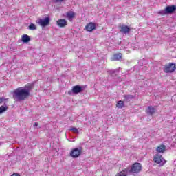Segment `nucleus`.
Wrapping results in <instances>:
<instances>
[{
    "mask_svg": "<svg viewBox=\"0 0 176 176\" xmlns=\"http://www.w3.org/2000/svg\"><path fill=\"white\" fill-rule=\"evenodd\" d=\"M3 101H5V98H0V104H2V102H3Z\"/></svg>",
    "mask_w": 176,
    "mask_h": 176,
    "instance_id": "21",
    "label": "nucleus"
},
{
    "mask_svg": "<svg viewBox=\"0 0 176 176\" xmlns=\"http://www.w3.org/2000/svg\"><path fill=\"white\" fill-rule=\"evenodd\" d=\"M174 71H175V63H169L168 65H166L164 69V72H166V74L174 72Z\"/></svg>",
    "mask_w": 176,
    "mask_h": 176,
    "instance_id": "5",
    "label": "nucleus"
},
{
    "mask_svg": "<svg viewBox=\"0 0 176 176\" xmlns=\"http://www.w3.org/2000/svg\"><path fill=\"white\" fill-rule=\"evenodd\" d=\"M56 24L60 28H64L68 25V22L64 19H60L56 21Z\"/></svg>",
    "mask_w": 176,
    "mask_h": 176,
    "instance_id": "7",
    "label": "nucleus"
},
{
    "mask_svg": "<svg viewBox=\"0 0 176 176\" xmlns=\"http://www.w3.org/2000/svg\"><path fill=\"white\" fill-rule=\"evenodd\" d=\"M80 153H82V150L79 148H74L70 153V156L74 158L78 157V156L80 155Z\"/></svg>",
    "mask_w": 176,
    "mask_h": 176,
    "instance_id": "9",
    "label": "nucleus"
},
{
    "mask_svg": "<svg viewBox=\"0 0 176 176\" xmlns=\"http://www.w3.org/2000/svg\"><path fill=\"white\" fill-rule=\"evenodd\" d=\"M153 160L155 163H157V164H160L161 166H164V164L167 163V161H166V160H164L160 154L155 155Z\"/></svg>",
    "mask_w": 176,
    "mask_h": 176,
    "instance_id": "3",
    "label": "nucleus"
},
{
    "mask_svg": "<svg viewBox=\"0 0 176 176\" xmlns=\"http://www.w3.org/2000/svg\"><path fill=\"white\" fill-rule=\"evenodd\" d=\"M31 91V85H26L25 87H19L13 92V98L16 101H24L26 98L30 97Z\"/></svg>",
    "mask_w": 176,
    "mask_h": 176,
    "instance_id": "1",
    "label": "nucleus"
},
{
    "mask_svg": "<svg viewBox=\"0 0 176 176\" xmlns=\"http://www.w3.org/2000/svg\"><path fill=\"white\" fill-rule=\"evenodd\" d=\"M64 0H55V2L57 3H60V2H63Z\"/></svg>",
    "mask_w": 176,
    "mask_h": 176,
    "instance_id": "22",
    "label": "nucleus"
},
{
    "mask_svg": "<svg viewBox=\"0 0 176 176\" xmlns=\"http://www.w3.org/2000/svg\"><path fill=\"white\" fill-rule=\"evenodd\" d=\"M176 10L175 6H168L166 7L165 10L160 12L161 14H170L174 13Z\"/></svg>",
    "mask_w": 176,
    "mask_h": 176,
    "instance_id": "4",
    "label": "nucleus"
},
{
    "mask_svg": "<svg viewBox=\"0 0 176 176\" xmlns=\"http://www.w3.org/2000/svg\"><path fill=\"white\" fill-rule=\"evenodd\" d=\"M34 126H38V122H35Z\"/></svg>",
    "mask_w": 176,
    "mask_h": 176,
    "instance_id": "23",
    "label": "nucleus"
},
{
    "mask_svg": "<svg viewBox=\"0 0 176 176\" xmlns=\"http://www.w3.org/2000/svg\"><path fill=\"white\" fill-rule=\"evenodd\" d=\"M36 23L38 24V25H41V27H43V28L47 27V25L50 24V17L47 16L44 19L38 18L36 21Z\"/></svg>",
    "mask_w": 176,
    "mask_h": 176,
    "instance_id": "2",
    "label": "nucleus"
},
{
    "mask_svg": "<svg viewBox=\"0 0 176 176\" xmlns=\"http://www.w3.org/2000/svg\"><path fill=\"white\" fill-rule=\"evenodd\" d=\"M82 90L83 87H80V85H76L73 87L72 91H68V94H69V96H72V93L74 94H78L79 93H82Z\"/></svg>",
    "mask_w": 176,
    "mask_h": 176,
    "instance_id": "6",
    "label": "nucleus"
},
{
    "mask_svg": "<svg viewBox=\"0 0 176 176\" xmlns=\"http://www.w3.org/2000/svg\"><path fill=\"white\" fill-rule=\"evenodd\" d=\"M8 110V107L1 106L0 107V115L1 113H3V112H6V111Z\"/></svg>",
    "mask_w": 176,
    "mask_h": 176,
    "instance_id": "18",
    "label": "nucleus"
},
{
    "mask_svg": "<svg viewBox=\"0 0 176 176\" xmlns=\"http://www.w3.org/2000/svg\"><path fill=\"white\" fill-rule=\"evenodd\" d=\"M71 131H73L75 134H78L79 133V130H78V128H72L70 129Z\"/></svg>",
    "mask_w": 176,
    "mask_h": 176,
    "instance_id": "19",
    "label": "nucleus"
},
{
    "mask_svg": "<svg viewBox=\"0 0 176 176\" xmlns=\"http://www.w3.org/2000/svg\"><path fill=\"white\" fill-rule=\"evenodd\" d=\"M21 41L23 43H28L31 41V38L28 34H23L22 35Z\"/></svg>",
    "mask_w": 176,
    "mask_h": 176,
    "instance_id": "13",
    "label": "nucleus"
},
{
    "mask_svg": "<svg viewBox=\"0 0 176 176\" xmlns=\"http://www.w3.org/2000/svg\"><path fill=\"white\" fill-rule=\"evenodd\" d=\"M28 28L31 30V31H35L37 30L36 25L34 23H30V25L28 26Z\"/></svg>",
    "mask_w": 176,
    "mask_h": 176,
    "instance_id": "17",
    "label": "nucleus"
},
{
    "mask_svg": "<svg viewBox=\"0 0 176 176\" xmlns=\"http://www.w3.org/2000/svg\"><path fill=\"white\" fill-rule=\"evenodd\" d=\"M76 14L74 11H69L65 14V17L69 21L72 22Z\"/></svg>",
    "mask_w": 176,
    "mask_h": 176,
    "instance_id": "8",
    "label": "nucleus"
},
{
    "mask_svg": "<svg viewBox=\"0 0 176 176\" xmlns=\"http://www.w3.org/2000/svg\"><path fill=\"white\" fill-rule=\"evenodd\" d=\"M120 32L122 34H129V32H130V28H129V26H127L126 25H122L121 26Z\"/></svg>",
    "mask_w": 176,
    "mask_h": 176,
    "instance_id": "11",
    "label": "nucleus"
},
{
    "mask_svg": "<svg viewBox=\"0 0 176 176\" xmlns=\"http://www.w3.org/2000/svg\"><path fill=\"white\" fill-rule=\"evenodd\" d=\"M96 23L90 22L85 26V28L87 31H88L89 32H91V31H94V30H96Z\"/></svg>",
    "mask_w": 176,
    "mask_h": 176,
    "instance_id": "10",
    "label": "nucleus"
},
{
    "mask_svg": "<svg viewBox=\"0 0 176 176\" xmlns=\"http://www.w3.org/2000/svg\"><path fill=\"white\" fill-rule=\"evenodd\" d=\"M122 58V54H116L113 55V57L111 58L112 61H119Z\"/></svg>",
    "mask_w": 176,
    "mask_h": 176,
    "instance_id": "15",
    "label": "nucleus"
},
{
    "mask_svg": "<svg viewBox=\"0 0 176 176\" xmlns=\"http://www.w3.org/2000/svg\"><path fill=\"white\" fill-rule=\"evenodd\" d=\"M117 108H119L120 109H122L124 107V102L120 100L116 104Z\"/></svg>",
    "mask_w": 176,
    "mask_h": 176,
    "instance_id": "16",
    "label": "nucleus"
},
{
    "mask_svg": "<svg viewBox=\"0 0 176 176\" xmlns=\"http://www.w3.org/2000/svg\"><path fill=\"white\" fill-rule=\"evenodd\" d=\"M146 112L148 115H153L156 112V109L152 106H149L146 109Z\"/></svg>",
    "mask_w": 176,
    "mask_h": 176,
    "instance_id": "14",
    "label": "nucleus"
},
{
    "mask_svg": "<svg viewBox=\"0 0 176 176\" xmlns=\"http://www.w3.org/2000/svg\"><path fill=\"white\" fill-rule=\"evenodd\" d=\"M124 98L126 100H133V96H131V95H125Z\"/></svg>",
    "mask_w": 176,
    "mask_h": 176,
    "instance_id": "20",
    "label": "nucleus"
},
{
    "mask_svg": "<svg viewBox=\"0 0 176 176\" xmlns=\"http://www.w3.org/2000/svg\"><path fill=\"white\" fill-rule=\"evenodd\" d=\"M166 145L164 144L160 145V146L157 147L156 151L158 153H164V152H166Z\"/></svg>",
    "mask_w": 176,
    "mask_h": 176,
    "instance_id": "12",
    "label": "nucleus"
}]
</instances>
